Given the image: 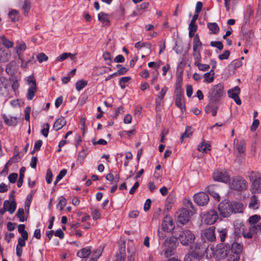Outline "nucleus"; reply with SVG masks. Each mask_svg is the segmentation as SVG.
Segmentation results:
<instances>
[{
  "label": "nucleus",
  "instance_id": "43",
  "mask_svg": "<svg viewBox=\"0 0 261 261\" xmlns=\"http://www.w3.org/2000/svg\"><path fill=\"white\" fill-rule=\"evenodd\" d=\"M87 81L83 80L78 81L75 84V87L77 91H80L87 85Z\"/></svg>",
  "mask_w": 261,
  "mask_h": 261
},
{
  "label": "nucleus",
  "instance_id": "50",
  "mask_svg": "<svg viewBox=\"0 0 261 261\" xmlns=\"http://www.w3.org/2000/svg\"><path fill=\"white\" fill-rule=\"evenodd\" d=\"M218 232L219 234V237L221 242H224L227 235V231L225 228L219 229Z\"/></svg>",
  "mask_w": 261,
  "mask_h": 261
},
{
  "label": "nucleus",
  "instance_id": "38",
  "mask_svg": "<svg viewBox=\"0 0 261 261\" xmlns=\"http://www.w3.org/2000/svg\"><path fill=\"white\" fill-rule=\"evenodd\" d=\"M87 155V149H83L79 152L77 161L80 163H82Z\"/></svg>",
  "mask_w": 261,
  "mask_h": 261
},
{
  "label": "nucleus",
  "instance_id": "19",
  "mask_svg": "<svg viewBox=\"0 0 261 261\" xmlns=\"http://www.w3.org/2000/svg\"><path fill=\"white\" fill-rule=\"evenodd\" d=\"M231 203V214L242 213L244 210V206L241 202H232Z\"/></svg>",
  "mask_w": 261,
  "mask_h": 261
},
{
  "label": "nucleus",
  "instance_id": "31",
  "mask_svg": "<svg viewBox=\"0 0 261 261\" xmlns=\"http://www.w3.org/2000/svg\"><path fill=\"white\" fill-rule=\"evenodd\" d=\"M215 72L213 69L210 70V71L206 72L204 74L203 77L204 78V81L207 83H212L214 80Z\"/></svg>",
  "mask_w": 261,
  "mask_h": 261
},
{
  "label": "nucleus",
  "instance_id": "44",
  "mask_svg": "<svg viewBox=\"0 0 261 261\" xmlns=\"http://www.w3.org/2000/svg\"><path fill=\"white\" fill-rule=\"evenodd\" d=\"M31 2L29 0H25L23 2V4L22 7L23 10V14L25 16L28 15V13L30 9Z\"/></svg>",
  "mask_w": 261,
  "mask_h": 261
},
{
  "label": "nucleus",
  "instance_id": "35",
  "mask_svg": "<svg viewBox=\"0 0 261 261\" xmlns=\"http://www.w3.org/2000/svg\"><path fill=\"white\" fill-rule=\"evenodd\" d=\"M9 16L11 20L15 22L18 21L19 18V13L18 11L16 10H12L9 12Z\"/></svg>",
  "mask_w": 261,
  "mask_h": 261
},
{
  "label": "nucleus",
  "instance_id": "34",
  "mask_svg": "<svg viewBox=\"0 0 261 261\" xmlns=\"http://www.w3.org/2000/svg\"><path fill=\"white\" fill-rule=\"evenodd\" d=\"M193 132V128L191 126H186L185 133L180 137L181 141L183 142L185 138H189L192 135Z\"/></svg>",
  "mask_w": 261,
  "mask_h": 261
},
{
  "label": "nucleus",
  "instance_id": "37",
  "mask_svg": "<svg viewBox=\"0 0 261 261\" xmlns=\"http://www.w3.org/2000/svg\"><path fill=\"white\" fill-rule=\"evenodd\" d=\"M68 57H70L71 60H74V55L70 53H64L56 58V61H63Z\"/></svg>",
  "mask_w": 261,
  "mask_h": 261
},
{
  "label": "nucleus",
  "instance_id": "23",
  "mask_svg": "<svg viewBox=\"0 0 261 261\" xmlns=\"http://www.w3.org/2000/svg\"><path fill=\"white\" fill-rule=\"evenodd\" d=\"M2 117L6 124L9 126H15L17 123V118L15 117H10L8 118L6 115L3 114Z\"/></svg>",
  "mask_w": 261,
  "mask_h": 261
},
{
  "label": "nucleus",
  "instance_id": "55",
  "mask_svg": "<svg viewBox=\"0 0 261 261\" xmlns=\"http://www.w3.org/2000/svg\"><path fill=\"white\" fill-rule=\"evenodd\" d=\"M24 214V210L23 208H19L16 214V216L19 218V221L20 222H24L25 221V218L23 216Z\"/></svg>",
  "mask_w": 261,
  "mask_h": 261
},
{
  "label": "nucleus",
  "instance_id": "57",
  "mask_svg": "<svg viewBox=\"0 0 261 261\" xmlns=\"http://www.w3.org/2000/svg\"><path fill=\"white\" fill-rule=\"evenodd\" d=\"M43 128L41 130V134L45 137H47L48 136L49 125L48 123H45L43 125Z\"/></svg>",
  "mask_w": 261,
  "mask_h": 261
},
{
  "label": "nucleus",
  "instance_id": "20",
  "mask_svg": "<svg viewBox=\"0 0 261 261\" xmlns=\"http://www.w3.org/2000/svg\"><path fill=\"white\" fill-rule=\"evenodd\" d=\"M4 208H6L7 211L10 214H13L16 208V203L15 200H12L11 202L6 200L4 203Z\"/></svg>",
  "mask_w": 261,
  "mask_h": 261
},
{
  "label": "nucleus",
  "instance_id": "4",
  "mask_svg": "<svg viewBox=\"0 0 261 261\" xmlns=\"http://www.w3.org/2000/svg\"><path fill=\"white\" fill-rule=\"evenodd\" d=\"M249 178L252 181L251 186L252 192H261V174L259 172H252L249 175Z\"/></svg>",
  "mask_w": 261,
  "mask_h": 261
},
{
  "label": "nucleus",
  "instance_id": "40",
  "mask_svg": "<svg viewBox=\"0 0 261 261\" xmlns=\"http://www.w3.org/2000/svg\"><path fill=\"white\" fill-rule=\"evenodd\" d=\"M9 85V81L5 77H0V91L5 90Z\"/></svg>",
  "mask_w": 261,
  "mask_h": 261
},
{
  "label": "nucleus",
  "instance_id": "42",
  "mask_svg": "<svg viewBox=\"0 0 261 261\" xmlns=\"http://www.w3.org/2000/svg\"><path fill=\"white\" fill-rule=\"evenodd\" d=\"M0 38L3 42V44L7 48H11L13 47V42L12 41L8 40V39H7V38L5 36L2 35V36H0Z\"/></svg>",
  "mask_w": 261,
  "mask_h": 261
},
{
  "label": "nucleus",
  "instance_id": "51",
  "mask_svg": "<svg viewBox=\"0 0 261 261\" xmlns=\"http://www.w3.org/2000/svg\"><path fill=\"white\" fill-rule=\"evenodd\" d=\"M197 66L199 70L205 71L208 70L210 68V66L208 64H202L200 62H199L195 65Z\"/></svg>",
  "mask_w": 261,
  "mask_h": 261
},
{
  "label": "nucleus",
  "instance_id": "61",
  "mask_svg": "<svg viewBox=\"0 0 261 261\" xmlns=\"http://www.w3.org/2000/svg\"><path fill=\"white\" fill-rule=\"evenodd\" d=\"M92 215L93 220H96L100 217V213L97 208L93 210L92 212Z\"/></svg>",
  "mask_w": 261,
  "mask_h": 261
},
{
  "label": "nucleus",
  "instance_id": "41",
  "mask_svg": "<svg viewBox=\"0 0 261 261\" xmlns=\"http://www.w3.org/2000/svg\"><path fill=\"white\" fill-rule=\"evenodd\" d=\"M25 171V168L24 167H21L20 169L19 177V179H18V180L17 184V185L18 187H20L23 184V178H24V174Z\"/></svg>",
  "mask_w": 261,
  "mask_h": 261
},
{
  "label": "nucleus",
  "instance_id": "16",
  "mask_svg": "<svg viewBox=\"0 0 261 261\" xmlns=\"http://www.w3.org/2000/svg\"><path fill=\"white\" fill-rule=\"evenodd\" d=\"M260 219V216L258 215H254L250 217L248 220L249 226H256L257 227V229L260 230L261 228V225L258 224V222Z\"/></svg>",
  "mask_w": 261,
  "mask_h": 261
},
{
  "label": "nucleus",
  "instance_id": "8",
  "mask_svg": "<svg viewBox=\"0 0 261 261\" xmlns=\"http://www.w3.org/2000/svg\"><path fill=\"white\" fill-rule=\"evenodd\" d=\"M190 213V212L186 208L178 210L176 213L177 222L182 225L186 224L189 221Z\"/></svg>",
  "mask_w": 261,
  "mask_h": 261
},
{
  "label": "nucleus",
  "instance_id": "25",
  "mask_svg": "<svg viewBox=\"0 0 261 261\" xmlns=\"http://www.w3.org/2000/svg\"><path fill=\"white\" fill-rule=\"evenodd\" d=\"M202 46V44L199 39L198 35H195L193 39V51L201 50Z\"/></svg>",
  "mask_w": 261,
  "mask_h": 261
},
{
  "label": "nucleus",
  "instance_id": "48",
  "mask_svg": "<svg viewBox=\"0 0 261 261\" xmlns=\"http://www.w3.org/2000/svg\"><path fill=\"white\" fill-rule=\"evenodd\" d=\"M193 56L194 59V65L201 62L200 50L193 51Z\"/></svg>",
  "mask_w": 261,
  "mask_h": 261
},
{
  "label": "nucleus",
  "instance_id": "5",
  "mask_svg": "<svg viewBox=\"0 0 261 261\" xmlns=\"http://www.w3.org/2000/svg\"><path fill=\"white\" fill-rule=\"evenodd\" d=\"M163 252L165 257H168L173 254V250L176 247L175 241L174 238H167L164 243Z\"/></svg>",
  "mask_w": 261,
  "mask_h": 261
},
{
  "label": "nucleus",
  "instance_id": "9",
  "mask_svg": "<svg viewBox=\"0 0 261 261\" xmlns=\"http://www.w3.org/2000/svg\"><path fill=\"white\" fill-rule=\"evenodd\" d=\"M215 227L211 226L209 228L202 230L201 233V238L204 242H213L215 241L216 238L215 233Z\"/></svg>",
  "mask_w": 261,
  "mask_h": 261
},
{
  "label": "nucleus",
  "instance_id": "18",
  "mask_svg": "<svg viewBox=\"0 0 261 261\" xmlns=\"http://www.w3.org/2000/svg\"><path fill=\"white\" fill-rule=\"evenodd\" d=\"M37 91V87L36 81L33 82V84L28 89L27 97L29 100H32L34 97L35 93Z\"/></svg>",
  "mask_w": 261,
  "mask_h": 261
},
{
  "label": "nucleus",
  "instance_id": "52",
  "mask_svg": "<svg viewBox=\"0 0 261 261\" xmlns=\"http://www.w3.org/2000/svg\"><path fill=\"white\" fill-rule=\"evenodd\" d=\"M67 170L65 169H64L62 170L58 175V176L56 177V180L55 181V185H56L57 183L63 177L65 176V175L67 173Z\"/></svg>",
  "mask_w": 261,
  "mask_h": 261
},
{
  "label": "nucleus",
  "instance_id": "45",
  "mask_svg": "<svg viewBox=\"0 0 261 261\" xmlns=\"http://www.w3.org/2000/svg\"><path fill=\"white\" fill-rule=\"evenodd\" d=\"M207 27L214 34H217L218 33L219 28L216 23H208L207 24Z\"/></svg>",
  "mask_w": 261,
  "mask_h": 261
},
{
  "label": "nucleus",
  "instance_id": "7",
  "mask_svg": "<svg viewBox=\"0 0 261 261\" xmlns=\"http://www.w3.org/2000/svg\"><path fill=\"white\" fill-rule=\"evenodd\" d=\"M218 210L223 217H228L231 214V203L227 200L222 201L219 204Z\"/></svg>",
  "mask_w": 261,
  "mask_h": 261
},
{
  "label": "nucleus",
  "instance_id": "11",
  "mask_svg": "<svg viewBox=\"0 0 261 261\" xmlns=\"http://www.w3.org/2000/svg\"><path fill=\"white\" fill-rule=\"evenodd\" d=\"M194 200L199 205L204 206L207 204L209 197L205 193L200 192L194 195Z\"/></svg>",
  "mask_w": 261,
  "mask_h": 261
},
{
  "label": "nucleus",
  "instance_id": "10",
  "mask_svg": "<svg viewBox=\"0 0 261 261\" xmlns=\"http://www.w3.org/2000/svg\"><path fill=\"white\" fill-rule=\"evenodd\" d=\"M218 219V215L216 211L211 210L203 215V219L204 222L208 224L211 225L216 222Z\"/></svg>",
  "mask_w": 261,
  "mask_h": 261
},
{
  "label": "nucleus",
  "instance_id": "13",
  "mask_svg": "<svg viewBox=\"0 0 261 261\" xmlns=\"http://www.w3.org/2000/svg\"><path fill=\"white\" fill-rule=\"evenodd\" d=\"M174 227L172 218L167 216L165 217L162 224V229L164 231H170L173 229Z\"/></svg>",
  "mask_w": 261,
  "mask_h": 261
},
{
  "label": "nucleus",
  "instance_id": "2",
  "mask_svg": "<svg viewBox=\"0 0 261 261\" xmlns=\"http://www.w3.org/2000/svg\"><path fill=\"white\" fill-rule=\"evenodd\" d=\"M195 235L189 229H185L180 231L178 239L180 243L184 246H189L194 243Z\"/></svg>",
  "mask_w": 261,
  "mask_h": 261
},
{
  "label": "nucleus",
  "instance_id": "33",
  "mask_svg": "<svg viewBox=\"0 0 261 261\" xmlns=\"http://www.w3.org/2000/svg\"><path fill=\"white\" fill-rule=\"evenodd\" d=\"M98 19L105 25L109 23L108 15L104 12H100L98 14Z\"/></svg>",
  "mask_w": 261,
  "mask_h": 261
},
{
  "label": "nucleus",
  "instance_id": "12",
  "mask_svg": "<svg viewBox=\"0 0 261 261\" xmlns=\"http://www.w3.org/2000/svg\"><path fill=\"white\" fill-rule=\"evenodd\" d=\"M240 93V89L238 86L235 87L234 88L229 89L228 91V95L229 97L232 98L238 105L241 104V100L239 97Z\"/></svg>",
  "mask_w": 261,
  "mask_h": 261
},
{
  "label": "nucleus",
  "instance_id": "39",
  "mask_svg": "<svg viewBox=\"0 0 261 261\" xmlns=\"http://www.w3.org/2000/svg\"><path fill=\"white\" fill-rule=\"evenodd\" d=\"M235 148L240 153H244L245 150V146L242 142L239 143L238 140H234Z\"/></svg>",
  "mask_w": 261,
  "mask_h": 261
},
{
  "label": "nucleus",
  "instance_id": "58",
  "mask_svg": "<svg viewBox=\"0 0 261 261\" xmlns=\"http://www.w3.org/2000/svg\"><path fill=\"white\" fill-rule=\"evenodd\" d=\"M181 82H182V80L180 78H178L177 79L176 84V89H175L176 94L181 93Z\"/></svg>",
  "mask_w": 261,
  "mask_h": 261
},
{
  "label": "nucleus",
  "instance_id": "56",
  "mask_svg": "<svg viewBox=\"0 0 261 261\" xmlns=\"http://www.w3.org/2000/svg\"><path fill=\"white\" fill-rule=\"evenodd\" d=\"M210 44L213 47H215L221 50L223 48V45L220 41H211Z\"/></svg>",
  "mask_w": 261,
  "mask_h": 261
},
{
  "label": "nucleus",
  "instance_id": "63",
  "mask_svg": "<svg viewBox=\"0 0 261 261\" xmlns=\"http://www.w3.org/2000/svg\"><path fill=\"white\" fill-rule=\"evenodd\" d=\"M18 175L17 173H11L8 176L10 182L15 183L16 181Z\"/></svg>",
  "mask_w": 261,
  "mask_h": 261
},
{
  "label": "nucleus",
  "instance_id": "1",
  "mask_svg": "<svg viewBox=\"0 0 261 261\" xmlns=\"http://www.w3.org/2000/svg\"><path fill=\"white\" fill-rule=\"evenodd\" d=\"M224 94V86L219 83L213 86L209 90L208 97L211 102H218Z\"/></svg>",
  "mask_w": 261,
  "mask_h": 261
},
{
  "label": "nucleus",
  "instance_id": "29",
  "mask_svg": "<svg viewBox=\"0 0 261 261\" xmlns=\"http://www.w3.org/2000/svg\"><path fill=\"white\" fill-rule=\"evenodd\" d=\"M26 49V45L24 43H17L15 50L17 54L18 58L19 60H21V52Z\"/></svg>",
  "mask_w": 261,
  "mask_h": 261
},
{
  "label": "nucleus",
  "instance_id": "6",
  "mask_svg": "<svg viewBox=\"0 0 261 261\" xmlns=\"http://www.w3.org/2000/svg\"><path fill=\"white\" fill-rule=\"evenodd\" d=\"M213 178L214 180L226 183L230 180V176L224 170H216L214 171Z\"/></svg>",
  "mask_w": 261,
  "mask_h": 261
},
{
  "label": "nucleus",
  "instance_id": "17",
  "mask_svg": "<svg viewBox=\"0 0 261 261\" xmlns=\"http://www.w3.org/2000/svg\"><path fill=\"white\" fill-rule=\"evenodd\" d=\"M258 230L256 226H249V229L244 230L242 234L245 238L251 239Z\"/></svg>",
  "mask_w": 261,
  "mask_h": 261
},
{
  "label": "nucleus",
  "instance_id": "47",
  "mask_svg": "<svg viewBox=\"0 0 261 261\" xmlns=\"http://www.w3.org/2000/svg\"><path fill=\"white\" fill-rule=\"evenodd\" d=\"M184 204L186 206L187 208H188L189 212L193 214L195 212L193 206V204L192 202L189 200L185 199L184 201Z\"/></svg>",
  "mask_w": 261,
  "mask_h": 261
},
{
  "label": "nucleus",
  "instance_id": "30",
  "mask_svg": "<svg viewBox=\"0 0 261 261\" xmlns=\"http://www.w3.org/2000/svg\"><path fill=\"white\" fill-rule=\"evenodd\" d=\"M91 253L90 248L89 247H86L82 249H81L77 252V255L78 256L81 258H87L89 257Z\"/></svg>",
  "mask_w": 261,
  "mask_h": 261
},
{
  "label": "nucleus",
  "instance_id": "62",
  "mask_svg": "<svg viewBox=\"0 0 261 261\" xmlns=\"http://www.w3.org/2000/svg\"><path fill=\"white\" fill-rule=\"evenodd\" d=\"M103 57L105 61L107 62L108 65H110L112 62L111 55L109 53L105 52L103 54Z\"/></svg>",
  "mask_w": 261,
  "mask_h": 261
},
{
  "label": "nucleus",
  "instance_id": "3",
  "mask_svg": "<svg viewBox=\"0 0 261 261\" xmlns=\"http://www.w3.org/2000/svg\"><path fill=\"white\" fill-rule=\"evenodd\" d=\"M248 184L246 180L241 176H236L232 178L229 182L231 189L238 191H242L247 189Z\"/></svg>",
  "mask_w": 261,
  "mask_h": 261
},
{
  "label": "nucleus",
  "instance_id": "21",
  "mask_svg": "<svg viewBox=\"0 0 261 261\" xmlns=\"http://www.w3.org/2000/svg\"><path fill=\"white\" fill-rule=\"evenodd\" d=\"M175 103L182 111L185 110V102L181 93L176 94Z\"/></svg>",
  "mask_w": 261,
  "mask_h": 261
},
{
  "label": "nucleus",
  "instance_id": "27",
  "mask_svg": "<svg viewBox=\"0 0 261 261\" xmlns=\"http://www.w3.org/2000/svg\"><path fill=\"white\" fill-rule=\"evenodd\" d=\"M259 202L256 196L253 195L250 198L249 207L253 210H257L259 208Z\"/></svg>",
  "mask_w": 261,
  "mask_h": 261
},
{
  "label": "nucleus",
  "instance_id": "54",
  "mask_svg": "<svg viewBox=\"0 0 261 261\" xmlns=\"http://www.w3.org/2000/svg\"><path fill=\"white\" fill-rule=\"evenodd\" d=\"M144 46L146 47V48L148 49L149 53L150 52L151 45L149 43H141V42H138L135 45V47L137 48H141Z\"/></svg>",
  "mask_w": 261,
  "mask_h": 261
},
{
  "label": "nucleus",
  "instance_id": "49",
  "mask_svg": "<svg viewBox=\"0 0 261 261\" xmlns=\"http://www.w3.org/2000/svg\"><path fill=\"white\" fill-rule=\"evenodd\" d=\"M130 77L129 76H125L121 77L119 80V85L122 89H124L126 87L125 83L129 82Z\"/></svg>",
  "mask_w": 261,
  "mask_h": 261
},
{
  "label": "nucleus",
  "instance_id": "46",
  "mask_svg": "<svg viewBox=\"0 0 261 261\" xmlns=\"http://www.w3.org/2000/svg\"><path fill=\"white\" fill-rule=\"evenodd\" d=\"M19 159H20V158L19 157V152L17 151L14 156L11 158L7 163L6 164L5 167L7 166H10L12 164L18 162L19 161Z\"/></svg>",
  "mask_w": 261,
  "mask_h": 261
},
{
  "label": "nucleus",
  "instance_id": "14",
  "mask_svg": "<svg viewBox=\"0 0 261 261\" xmlns=\"http://www.w3.org/2000/svg\"><path fill=\"white\" fill-rule=\"evenodd\" d=\"M243 249V245L237 242H234L231 245V252L236 254L233 261H238L240 259L239 254L242 252Z\"/></svg>",
  "mask_w": 261,
  "mask_h": 261
},
{
  "label": "nucleus",
  "instance_id": "59",
  "mask_svg": "<svg viewBox=\"0 0 261 261\" xmlns=\"http://www.w3.org/2000/svg\"><path fill=\"white\" fill-rule=\"evenodd\" d=\"M37 60L39 63H42L43 61H46L48 60V57L44 53H40L37 56Z\"/></svg>",
  "mask_w": 261,
  "mask_h": 261
},
{
  "label": "nucleus",
  "instance_id": "53",
  "mask_svg": "<svg viewBox=\"0 0 261 261\" xmlns=\"http://www.w3.org/2000/svg\"><path fill=\"white\" fill-rule=\"evenodd\" d=\"M66 204V199L63 197H60L59 199V202L57 204V207H59L60 210H63Z\"/></svg>",
  "mask_w": 261,
  "mask_h": 261
},
{
  "label": "nucleus",
  "instance_id": "28",
  "mask_svg": "<svg viewBox=\"0 0 261 261\" xmlns=\"http://www.w3.org/2000/svg\"><path fill=\"white\" fill-rule=\"evenodd\" d=\"M207 192L211 194L214 198L220 200V196L216 192V187L214 185H210L207 187Z\"/></svg>",
  "mask_w": 261,
  "mask_h": 261
},
{
  "label": "nucleus",
  "instance_id": "26",
  "mask_svg": "<svg viewBox=\"0 0 261 261\" xmlns=\"http://www.w3.org/2000/svg\"><path fill=\"white\" fill-rule=\"evenodd\" d=\"M218 106H214L213 102H210L205 108V111L206 113L212 112V116H215L217 114Z\"/></svg>",
  "mask_w": 261,
  "mask_h": 261
},
{
  "label": "nucleus",
  "instance_id": "22",
  "mask_svg": "<svg viewBox=\"0 0 261 261\" xmlns=\"http://www.w3.org/2000/svg\"><path fill=\"white\" fill-rule=\"evenodd\" d=\"M66 123V121L64 117L61 116L55 122L53 125V128L56 130H59L61 129L64 126H65Z\"/></svg>",
  "mask_w": 261,
  "mask_h": 261
},
{
  "label": "nucleus",
  "instance_id": "32",
  "mask_svg": "<svg viewBox=\"0 0 261 261\" xmlns=\"http://www.w3.org/2000/svg\"><path fill=\"white\" fill-rule=\"evenodd\" d=\"M197 149L199 151L207 152V150H211V146L208 143L203 141L198 146Z\"/></svg>",
  "mask_w": 261,
  "mask_h": 261
},
{
  "label": "nucleus",
  "instance_id": "60",
  "mask_svg": "<svg viewBox=\"0 0 261 261\" xmlns=\"http://www.w3.org/2000/svg\"><path fill=\"white\" fill-rule=\"evenodd\" d=\"M230 54V53L229 50H226L223 54H221L219 55V59L220 60H226L229 58Z\"/></svg>",
  "mask_w": 261,
  "mask_h": 261
},
{
  "label": "nucleus",
  "instance_id": "36",
  "mask_svg": "<svg viewBox=\"0 0 261 261\" xmlns=\"http://www.w3.org/2000/svg\"><path fill=\"white\" fill-rule=\"evenodd\" d=\"M15 63L12 61L6 65V72L9 75H12L14 74Z\"/></svg>",
  "mask_w": 261,
  "mask_h": 261
},
{
  "label": "nucleus",
  "instance_id": "64",
  "mask_svg": "<svg viewBox=\"0 0 261 261\" xmlns=\"http://www.w3.org/2000/svg\"><path fill=\"white\" fill-rule=\"evenodd\" d=\"M53 174L50 170H47L46 180L48 184H50L52 181Z\"/></svg>",
  "mask_w": 261,
  "mask_h": 261
},
{
  "label": "nucleus",
  "instance_id": "15",
  "mask_svg": "<svg viewBox=\"0 0 261 261\" xmlns=\"http://www.w3.org/2000/svg\"><path fill=\"white\" fill-rule=\"evenodd\" d=\"M11 57V53L8 49L0 46V63L7 62Z\"/></svg>",
  "mask_w": 261,
  "mask_h": 261
},
{
  "label": "nucleus",
  "instance_id": "24",
  "mask_svg": "<svg viewBox=\"0 0 261 261\" xmlns=\"http://www.w3.org/2000/svg\"><path fill=\"white\" fill-rule=\"evenodd\" d=\"M167 90L168 88L166 87H164L161 89V91L158 93V97L155 100L156 107H160L161 106V103L165 95Z\"/></svg>",
  "mask_w": 261,
  "mask_h": 261
}]
</instances>
